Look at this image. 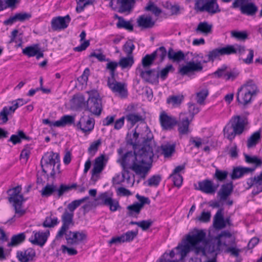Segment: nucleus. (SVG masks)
<instances>
[{"instance_id": "de8ad7c7", "label": "nucleus", "mask_w": 262, "mask_h": 262, "mask_svg": "<svg viewBox=\"0 0 262 262\" xmlns=\"http://www.w3.org/2000/svg\"><path fill=\"white\" fill-rule=\"evenodd\" d=\"M89 199L88 196L83 198L79 200H76L69 203L68 205V208L69 212L73 213L74 211L79 207L82 203Z\"/></svg>"}, {"instance_id": "680f3d73", "label": "nucleus", "mask_w": 262, "mask_h": 262, "mask_svg": "<svg viewBox=\"0 0 262 262\" xmlns=\"http://www.w3.org/2000/svg\"><path fill=\"white\" fill-rule=\"evenodd\" d=\"M227 66L226 65H223L220 68H219L215 72L214 75L217 78H223L226 79V76L227 73Z\"/></svg>"}, {"instance_id": "49530a36", "label": "nucleus", "mask_w": 262, "mask_h": 262, "mask_svg": "<svg viewBox=\"0 0 262 262\" xmlns=\"http://www.w3.org/2000/svg\"><path fill=\"white\" fill-rule=\"evenodd\" d=\"M112 199L113 193L109 192L102 193L98 197V200L100 201V204L103 205H105Z\"/></svg>"}, {"instance_id": "09e8293b", "label": "nucleus", "mask_w": 262, "mask_h": 262, "mask_svg": "<svg viewBox=\"0 0 262 262\" xmlns=\"http://www.w3.org/2000/svg\"><path fill=\"white\" fill-rule=\"evenodd\" d=\"M244 156L245 158V161L250 164H254L255 165V169L257 167L260 166L262 164V161L261 159L258 158L256 156L251 157L248 155L247 154H244Z\"/></svg>"}, {"instance_id": "f257e3e1", "label": "nucleus", "mask_w": 262, "mask_h": 262, "mask_svg": "<svg viewBox=\"0 0 262 262\" xmlns=\"http://www.w3.org/2000/svg\"><path fill=\"white\" fill-rule=\"evenodd\" d=\"M143 145L137 153L128 151L118 160L122 168L121 172L123 181L130 180L129 170L134 171L142 179L146 177L149 167L147 164L152 162L154 152L151 146L153 135L150 130H146Z\"/></svg>"}, {"instance_id": "4468645a", "label": "nucleus", "mask_w": 262, "mask_h": 262, "mask_svg": "<svg viewBox=\"0 0 262 262\" xmlns=\"http://www.w3.org/2000/svg\"><path fill=\"white\" fill-rule=\"evenodd\" d=\"M107 85L114 93L118 94L121 97L127 96V91L125 83L117 82L114 78L113 80L107 79Z\"/></svg>"}, {"instance_id": "ea45409f", "label": "nucleus", "mask_w": 262, "mask_h": 262, "mask_svg": "<svg viewBox=\"0 0 262 262\" xmlns=\"http://www.w3.org/2000/svg\"><path fill=\"white\" fill-rule=\"evenodd\" d=\"M39 47V45L38 44H34L26 47L23 49L22 52L29 57H34L37 54Z\"/></svg>"}, {"instance_id": "7ed1b4c3", "label": "nucleus", "mask_w": 262, "mask_h": 262, "mask_svg": "<svg viewBox=\"0 0 262 262\" xmlns=\"http://www.w3.org/2000/svg\"><path fill=\"white\" fill-rule=\"evenodd\" d=\"M248 124L246 117L239 115L233 116L224 128V135H226L227 139L232 140L236 135H241Z\"/></svg>"}, {"instance_id": "a878e982", "label": "nucleus", "mask_w": 262, "mask_h": 262, "mask_svg": "<svg viewBox=\"0 0 262 262\" xmlns=\"http://www.w3.org/2000/svg\"><path fill=\"white\" fill-rule=\"evenodd\" d=\"M255 170V168L236 167L233 168L231 174L232 180L239 179L246 174L251 173Z\"/></svg>"}, {"instance_id": "9b49d317", "label": "nucleus", "mask_w": 262, "mask_h": 262, "mask_svg": "<svg viewBox=\"0 0 262 262\" xmlns=\"http://www.w3.org/2000/svg\"><path fill=\"white\" fill-rule=\"evenodd\" d=\"M71 20V17L68 14L65 16L55 17L51 20V28L53 31L64 30L68 27Z\"/></svg>"}, {"instance_id": "0eeeda50", "label": "nucleus", "mask_w": 262, "mask_h": 262, "mask_svg": "<svg viewBox=\"0 0 262 262\" xmlns=\"http://www.w3.org/2000/svg\"><path fill=\"white\" fill-rule=\"evenodd\" d=\"M85 111L99 116L102 111V100L97 92H92L86 100Z\"/></svg>"}, {"instance_id": "423d86ee", "label": "nucleus", "mask_w": 262, "mask_h": 262, "mask_svg": "<svg viewBox=\"0 0 262 262\" xmlns=\"http://www.w3.org/2000/svg\"><path fill=\"white\" fill-rule=\"evenodd\" d=\"M21 190V186H17L7 191L9 195L8 200L10 203L12 204L15 213L19 216L24 215L26 212L25 210L22 209V205L25 200L23 195L20 194Z\"/></svg>"}, {"instance_id": "dca6fc26", "label": "nucleus", "mask_w": 262, "mask_h": 262, "mask_svg": "<svg viewBox=\"0 0 262 262\" xmlns=\"http://www.w3.org/2000/svg\"><path fill=\"white\" fill-rule=\"evenodd\" d=\"M140 76L146 82L158 84L159 83V72L155 69L143 71L139 70Z\"/></svg>"}, {"instance_id": "a18cd8bd", "label": "nucleus", "mask_w": 262, "mask_h": 262, "mask_svg": "<svg viewBox=\"0 0 262 262\" xmlns=\"http://www.w3.org/2000/svg\"><path fill=\"white\" fill-rule=\"evenodd\" d=\"M25 234L24 233H20L13 235L11 240V242L8 244L9 246H14L23 243L25 239Z\"/></svg>"}, {"instance_id": "393cba45", "label": "nucleus", "mask_w": 262, "mask_h": 262, "mask_svg": "<svg viewBox=\"0 0 262 262\" xmlns=\"http://www.w3.org/2000/svg\"><path fill=\"white\" fill-rule=\"evenodd\" d=\"M253 96L240 88L236 94V99L239 104L246 106L251 103Z\"/></svg>"}, {"instance_id": "ddd939ff", "label": "nucleus", "mask_w": 262, "mask_h": 262, "mask_svg": "<svg viewBox=\"0 0 262 262\" xmlns=\"http://www.w3.org/2000/svg\"><path fill=\"white\" fill-rule=\"evenodd\" d=\"M95 120L90 117L82 116L76 126L83 133H90L94 128Z\"/></svg>"}, {"instance_id": "6ab92c4d", "label": "nucleus", "mask_w": 262, "mask_h": 262, "mask_svg": "<svg viewBox=\"0 0 262 262\" xmlns=\"http://www.w3.org/2000/svg\"><path fill=\"white\" fill-rule=\"evenodd\" d=\"M159 120L161 125L164 129H171L177 123V121L174 117L168 116L164 112L160 114Z\"/></svg>"}, {"instance_id": "c9c22d12", "label": "nucleus", "mask_w": 262, "mask_h": 262, "mask_svg": "<svg viewBox=\"0 0 262 262\" xmlns=\"http://www.w3.org/2000/svg\"><path fill=\"white\" fill-rule=\"evenodd\" d=\"M73 103L78 108H83L85 111L86 107V101L82 95L75 96L73 99Z\"/></svg>"}, {"instance_id": "0e129e2a", "label": "nucleus", "mask_w": 262, "mask_h": 262, "mask_svg": "<svg viewBox=\"0 0 262 262\" xmlns=\"http://www.w3.org/2000/svg\"><path fill=\"white\" fill-rule=\"evenodd\" d=\"M138 231H129L123 234L124 236V242H130L132 241L138 235Z\"/></svg>"}, {"instance_id": "f8f14e48", "label": "nucleus", "mask_w": 262, "mask_h": 262, "mask_svg": "<svg viewBox=\"0 0 262 262\" xmlns=\"http://www.w3.org/2000/svg\"><path fill=\"white\" fill-rule=\"evenodd\" d=\"M219 185H214L212 180L205 179L198 182V187L196 189L208 194H214Z\"/></svg>"}, {"instance_id": "3c124183", "label": "nucleus", "mask_w": 262, "mask_h": 262, "mask_svg": "<svg viewBox=\"0 0 262 262\" xmlns=\"http://www.w3.org/2000/svg\"><path fill=\"white\" fill-rule=\"evenodd\" d=\"M209 92L207 89H204L196 93L197 103L203 105L204 104V101L208 95Z\"/></svg>"}, {"instance_id": "20e7f679", "label": "nucleus", "mask_w": 262, "mask_h": 262, "mask_svg": "<svg viewBox=\"0 0 262 262\" xmlns=\"http://www.w3.org/2000/svg\"><path fill=\"white\" fill-rule=\"evenodd\" d=\"M60 157L58 153L53 151L47 152L44 154L40 161V165L45 177L48 179L50 176L54 177L56 171L59 170Z\"/></svg>"}, {"instance_id": "9d476101", "label": "nucleus", "mask_w": 262, "mask_h": 262, "mask_svg": "<svg viewBox=\"0 0 262 262\" xmlns=\"http://www.w3.org/2000/svg\"><path fill=\"white\" fill-rule=\"evenodd\" d=\"M66 236L67 244L69 245H77L85 240L86 234L83 231H67L64 234Z\"/></svg>"}, {"instance_id": "412c9836", "label": "nucleus", "mask_w": 262, "mask_h": 262, "mask_svg": "<svg viewBox=\"0 0 262 262\" xmlns=\"http://www.w3.org/2000/svg\"><path fill=\"white\" fill-rule=\"evenodd\" d=\"M31 17V14L29 13H17L14 15L10 17L8 19L4 21V24L6 25H12L13 23L18 21L20 22L24 21L29 19Z\"/></svg>"}, {"instance_id": "5fc2aeb1", "label": "nucleus", "mask_w": 262, "mask_h": 262, "mask_svg": "<svg viewBox=\"0 0 262 262\" xmlns=\"http://www.w3.org/2000/svg\"><path fill=\"white\" fill-rule=\"evenodd\" d=\"M155 59L152 53L146 55L142 59V64L144 68H148L151 66Z\"/></svg>"}, {"instance_id": "6e6552de", "label": "nucleus", "mask_w": 262, "mask_h": 262, "mask_svg": "<svg viewBox=\"0 0 262 262\" xmlns=\"http://www.w3.org/2000/svg\"><path fill=\"white\" fill-rule=\"evenodd\" d=\"M217 0H206L203 4L202 0H198L195 3V7L201 12L206 11L211 14H215L220 12Z\"/></svg>"}, {"instance_id": "603ef678", "label": "nucleus", "mask_w": 262, "mask_h": 262, "mask_svg": "<svg viewBox=\"0 0 262 262\" xmlns=\"http://www.w3.org/2000/svg\"><path fill=\"white\" fill-rule=\"evenodd\" d=\"M125 118L128 122H130L132 125H135L137 122L139 121L144 120L142 116L133 113H130L127 115Z\"/></svg>"}, {"instance_id": "c03bdc74", "label": "nucleus", "mask_w": 262, "mask_h": 262, "mask_svg": "<svg viewBox=\"0 0 262 262\" xmlns=\"http://www.w3.org/2000/svg\"><path fill=\"white\" fill-rule=\"evenodd\" d=\"M183 99L182 95H173L168 97L166 101L168 104H171L173 107H177L181 104Z\"/></svg>"}, {"instance_id": "c756f323", "label": "nucleus", "mask_w": 262, "mask_h": 262, "mask_svg": "<svg viewBox=\"0 0 262 262\" xmlns=\"http://www.w3.org/2000/svg\"><path fill=\"white\" fill-rule=\"evenodd\" d=\"M75 116L66 115L61 117L59 120L54 121V125L56 127H64L66 125L74 124Z\"/></svg>"}, {"instance_id": "bf43d9fd", "label": "nucleus", "mask_w": 262, "mask_h": 262, "mask_svg": "<svg viewBox=\"0 0 262 262\" xmlns=\"http://www.w3.org/2000/svg\"><path fill=\"white\" fill-rule=\"evenodd\" d=\"M145 10L148 11H151L156 16H159L162 12L161 10L155 5L153 3L150 2L145 7Z\"/></svg>"}, {"instance_id": "8fccbe9b", "label": "nucleus", "mask_w": 262, "mask_h": 262, "mask_svg": "<svg viewBox=\"0 0 262 262\" xmlns=\"http://www.w3.org/2000/svg\"><path fill=\"white\" fill-rule=\"evenodd\" d=\"M152 54L154 55L155 58L159 57L160 61L162 62L165 59L167 53L165 48L162 46L158 48Z\"/></svg>"}, {"instance_id": "2f4dec72", "label": "nucleus", "mask_w": 262, "mask_h": 262, "mask_svg": "<svg viewBox=\"0 0 262 262\" xmlns=\"http://www.w3.org/2000/svg\"><path fill=\"white\" fill-rule=\"evenodd\" d=\"M31 138L27 136L25 133L21 130H19L17 132L16 134L12 135L8 141L11 142L14 145L20 143L22 140H26L29 141Z\"/></svg>"}, {"instance_id": "79ce46f5", "label": "nucleus", "mask_w": 262, "mask_h": 262, "mask_svg": "<svg viewBox=\"0 0 262 262\" xmlns=\"http://www.w3.org/2000/svg\"><path fill=\"white\" fill-rule=\"evenodd\" d=\"M108 62L106 65V69L110 71L111 77L108 78V79L113 80L115 78V72L117 67L119 66V63L115 61H107Z\"/></svg>"}, {"instance_id": "f3484780", "label": "nucleus", "mask_w": 262, "mask_h": 262, "mask_svg": "<svg viewBox=\"0 0 262 262\" xmlns=\"http://www.w3.org/2000/svg\"><path fill=\"white\" fill-rule=\"evenodd\" d=\"M192 120L189 121L186 113L180 114L179 121H177L178 131L181 135H186L189 133V125Z\"/></svg>"}, {"instance_id": "cd10ccee", "label": "nucleus", "mask_w": 262, "mask_h": 262, "mask_svg": "<svg viewBox=\"0 0 262 262\" xmlns=\"http://www.w3.org/2000/svg\"><path fill=\"white\" fill-rule=\"evenodd\" d=\"M107 160L104 155L97 157L94 161V166L92 170L94 173H101L105 166Z\"/></svg>"}, {"instance_id": "052dcab7", "label": "nucleus", "mask_w": 262, "mask_h": 262, "mask_svg": "<svg viewBox=\"0 0 262 262\" xmlns=\"http://www.w3.org/2000/svg\"><path fill=\"white\" fill-rule=\"evenodd\" d=\"M221 56L235 54V50L232 45H227L225 47L219 48Z\"/></svg>"}, {"instance_id": "39448f33", "label": "nucleus", "mask_w": 262, "mask_h": 262, "mask_svg": "<svg viewBox=\"0 0 262 262\" xmlns=\"http://www.w3.org/2000/svg\"><path fill=\"white\" fill-rule=\"evenodd\" d=\"M76 187L77 184L76 183H73L71 185L61 184L59 187H57L56 185L53 183H48L40 191V193L42 198H48L52 195H54L55 193H56L57 197L59 198L62 196L64 193L76 188Z\"/></svg>"}, {"instance_id": "37998d69", "label": "nucleus", "mask_w": 262, "mask_h": 262, "mask_svg": "<svg viewBox=\"0 0 262 262\" xmlns=\"http://www.w3.org/2000/svg\"><path fill=\"white\" fill-rule=\"evenodd\" d=\"M142 209L138 203H135L127 207V215L129 216H137L140 213Z\"/></svg>"}, {"instance_id": "bb28decb", "label": "nucleus", "mask_w": 262, "mask_h": 262, "mask_svg": "<svg viewBox=\"0 0 262 262\" xmlns=\"http://www.w3.org/2000/svg\"><path fill=\"white\" fill-rule=\"evenodd\" d=\"M137 23L139 27L144 29L152 28L155 24L150 16L144 15L139 16Z\"/></svg>"}, {"instance_id": "f704fd0d", "label": "nucleus", "mask_w": 262, "mask_h": 262, "mask_svg": "<svg viewBox=\"0 0 262 262\" xmlns=\"http://www.w3.org/2000/svg\"><path fill=\"white\" fill-rule=\"evenodd\" d=\"M260 139V131L253 133L247 140V146L248 148L255 147Z\"/></svg>"}, {"instance_id": "e433bc0d", "label": "nucleus", "mask_w": 262, "mask_h": 262, "mask_svg": "<svg viewBox=\"0 0 262 262\" xmlns=\"http://www.w3.org/2000/svg\"><path fill=\"white\" fill-rule=\"evenodd\" d=\"M119 66L122 69L130 68L134 63L133 56H127L125 57H122L120 59Z\"/></svg>"}, {"instance_id": "13d9d810", "label": "nucleus", "mask_w": 262, "mask_h": 262, "mask_svg": "<svg viewBox=\"0 0 262 262\" xmlns=\"http://www.w3.org/2000/svg\"><path fill=\"white\" fill-rule=\"evenodd\" d=\"M228 174V172L227 171H222L216 169L213 175V178L219 182H223L227 179Z\"/></svg>"}, {"instance_id": "c85d7f7f", "label": "nucleus", "mask_w": 262, "mask_h": 262, "mask_svg": "<svg viewBox=\"0 0 262 262\" xmlns=\"http://www.w3.org/2000/svg\"><path fill=\"white\" fill-rule=\"evenodd\" d=\"M223 209L217 210L213 219V225L215 229H221L226 227L223 214Z\"/></svg>"}, {"instance_id": "aec40b11", "label": "nucleus", "mask_w": 262, "mask_h": 262, "mask_svg": "<svg viewBox=\"0 0 262 262\" xmlns=\"http://www.w3.org/2000/svg\"><path fill=\"white\" fill-rule=\"evenodd\" d=\"M233 189V183L230 182L224 184L217 192V195L221 201H225L228 197L231 194Z\"/></svg>"}, {"instance_id": "2eb2a0df", "label": "nucleus", "mask_w": 262, "mask_h": 262, "mask_svg": "<svg viewBox=\"0 0 262 262\" xmlns=\"http://www.w3.org/2000/svg\"><path fill=\"white\" fill-rule=\"evenodd\" d=\"M203 70V66L201 61L195 63L194 61H189L183 66L179 70V73L182 76L188 75L190 73L200 72Z\"/></svg>"}, {"instance_id": "a211bd4d", "label": "nucleus", "mask_w": 262, "mask_h": 262, "mask_svg": "<svg viewBox=\"0 0 262 262\" xmlns=\"http://www.w3.org/2000/svg\"><path fill=\"white\" fill-rule=\"evenodd\" d=\"M34 236H32L29 241L33 245L42 247L46 243L50 234L49 231L43 232L33 231Z\"/></svg>"}, {"instance_id": "58836bf2", "label": "nucleus", "mask_w": 262, "mask_h": 262, "mask_svg": "<svg viewBox=\"0 0 262 262\" xmlns=\"http://www.w3.org/2000/svg\"><path fill=\"white\" fill-rule=\"evenodd\" d=\"M162 154L165 158L170 157L175 150V145L170 144H165L161 145L160 147Z\"/></svg>"}, {"instance_id": "6e6d98bb", "label": "nucleus", "mask_w": 262, "mask_h": 262, "mask_svg": "<svg viewBox=\"0 0 262 262\" xmlns=\"http://www.w3.org/2000/svg\"><path fill=\"white\" fill-rule=\"evenodd\" d=\"M174 70L172 64L167 65L159 72V77L163 80H165L170 72H173Z\"/></svg>"}, {"instance_id": "f03ea898", "label": "nucleus", "mask_w": 262, "mask_h": 262, "mask_svg": "<svg viewBox=\"0 0 262 262\" xmlns=\"http://www.w3.org/2000/svg\"><path fill=\"white\" fill-rule=\"evenodd\" d=\"M223 246L221 240L215 237L210 242H207L205 232L203 230H198L195 233L187 235L176 249L180 250L181 259L186 257L190 251H193L195 255L201 254L206 257L208 254H211L213 257L215 258L222 250Z\"/></svg>"}, {"instance_id": "1a4fd4ad", "label": "nucleus", "mask_w": 262, "mask_h": 262, "mask_svg": "<svg viewBox=\"0 0 262 262\" xmlns=\"http://www.w3.org/2000/svg\"><path fill=\"white\" fill-rule=\"evenodd\" d=\"M73 216L74 213L69 212L66 210L64 211L61 216L62 225L56 234V239L62 237L66 232L69 229L70 225L73 224Z\"/></svg>"}, {"instance_id": "5701e85b", "label": "nucleus", "mask_w": 262, "mask_h": 262, "mask_svg": "<svg viewBox=\"0 0 262 262\" xmlns=\"http://www.w3.org/2000/svg\"><path fill=\"white\" fill-rule=\"evenodd\" d=\"M215 238L221 240L222 244L225 247H227L230 245H233L235 243V237L232 236L231 233L228 231H222Z\"/></svg>"}, {"instance_id": "b1692460", "label": "nucleus", "mask_w": 262, "mask_h": 262, "mask_svg": "<svg viewBox=\"0 0 262 262\" xmlns=\"http://www.w3.org/2000/svg\"><path fill=\"white\" fill-rule=\"evenodd\" d=\"M35 256V252L32 248L24 251H18L16 257L20 262H29L33 260Z\"/></svg>"}, {"instance_id": "4d7b16f0", "label": "nucleus", "mask_w": 262, "mask_h": 262, "mask_svg": "<svg viewBox=\"0 0 262 262\" xmlns=\"http://www.w3.org/2000/svg\"><path fill=\"white\" fill-rule=\"evenodd\" d=\"M161 179V176L160 174L154 175L148 179L147 185L149 187H157Z\"/></svg>"}, {"instance_id": "7c9ffc66", "label": "nucleus", "mask_w": 262, "mask_h": 262, "mask_svg": "<svg viewBox=\"0 0 262 262\" xmlns=\"http://www.w3.org/2000/svg\"><path fill=\"white\" fill-rule=\"evenodd\" d=\"M167 56L169 60L178 62L184 60L185 57L182 51L179 50L175 52L171 48L168 49Z\"/></svg>"}, {"instance_id": "338daca9", "label": "nucleus", "mask_w": 262, "mask_h": 262, "mask_svg": "<svg viewBox=\"0 0 262 262\" xmlns=\"http://www.w3.org/2000/svg\"><path fill=\"white\" fill-rule=\"evenodd\" d=\"M169 178L172 179L173 185L175 186L180 187L182 185L183 183V177L182 175L171 174Z\"/></svg>"}, {"instance_id": "72a5a7b5", "label": "nucleus", "mask_w": 262, "mask_h": 262, "mask_svg": "<svg viewBox=\"0 0 262 262\" xmlns=\"http://www.w3.org/2000/svg\"><path fill=\"white\" fill-rule=\"evenodd\" d=\"M257 7L252 3H248L246 5L241 7V12L243 14L248 16L255 15L257 11Z\"/></svg>"}, {"instance_id": "a19ab883", "label": "nucleus", "mask_w": 262, "mask_h": 262, "mask_svg": "<svg viewBox=\"0 0 262 262\" xmlns=\"http://www.w3.org/2000/svg\"><path fill=\"white\" fill-rule=\"evenodd\" d=\"M118 21L116 26L118 28H124L129 31H133V26L129 21H126L123 17L118 16Z\"/></svg>"}, {"instance_id": "e2e57ef3", "label": "nucleus", "mask_w": 262, "mask_h": 262, "mask_svg": "<svg viewBox=\"0 0 262 262\" xmlns=\"http://www.w3.org/2000/svg\"><path fill=\"white\" fill-rule=\"evenodd\" d=\"M134 49L135 46L131 40L126 41L123 47V50L127 56H133V51Z\"/></svg>"}, {"instance_id": "774afa93", "label": "nucleus", "mask_w": 262, "mask_h": 262, "mask_svg": "<svg viewBox=\"0 0 262 262\" xmlns=\"http://www.w3.org/2000/svg\"><path fill=\"white\" fill-rule=\"evenodd\" d=\"M220 56V54L219 48H216L209 52L207 57H208V61L213 62L214 60Z\"/></svg>"}, {"instance_id": "473e14b6", "label": "nucleus", "mask_w": 262, "mask_h": 262, "mask_svg": "<svg viewBox=\"0 0 262 262\" xmlns=\"http://www.w3.org/2000/svg\"><path fill=\"white\" fill-rule=\"evenodd\" d=\"M241 90H244L247 93L255 96L259 93V90L257 86L253 80H249L245 84L242 85Z\"/></svg>"}, {"instance_id": "69168bd1", "label": "nucleus", "mask_w": 262, "mask_h": 262, "mask_svg": "<svg viewBox=\"0 0 262 262\" xmlns=\"http://www.w3.org/2000/svg\"><path fill=\"white\" fill-rule=\"evenodd\" d=\"M120 8L123 12L130 10L132 3H134V0H120Z\"/></svg>"}, {"instance_id": "4be33fe9", "label": "nucleus", "mask_w": 262, "mask_h": 262, "mask_svg": "<svg viewBox=\"0 0 262 262\" xmlns=\"http://www.w3.org/2000/svg\"><path fill=\"white\" fill-rule=\"evenodd\" d=\"M248 188L254 187L253 192L257 194L262 191V172L257 177L251 178L247 180Z\"/></svg>"}, {"instance_id": "4c0bfd02", "label": "nucleus", "mask_w": 262, "mask_h": 262, "mask_svg": "<svg viewBox=\"0 0 262 262\" xmlns=\"http://www.w3.org/2000/svg\"><path fill=\"white\" fill-rule=\"evenodd\" d=\"M212 27V26L209 25L206 21L201 22L199 24L195 29V31L197 33H201L207 35L211 32Z\"/></svg>"}, {"instance_id": "864d4df0", "label": "nucleus", "mask_w": 262, "mask_h": 262, "mask_svg": "<svg viewBox=\"0 0 262 262\" xmlns=\"http://www.w3.org/2000/svg\"><path fill=\"white\" fill-rule=\"evenodd\" d=\"M59 223L57 217H55L52 218L51 216H47L42 225L44 227L53 228Z\"/></svg>"}]
</instances>
